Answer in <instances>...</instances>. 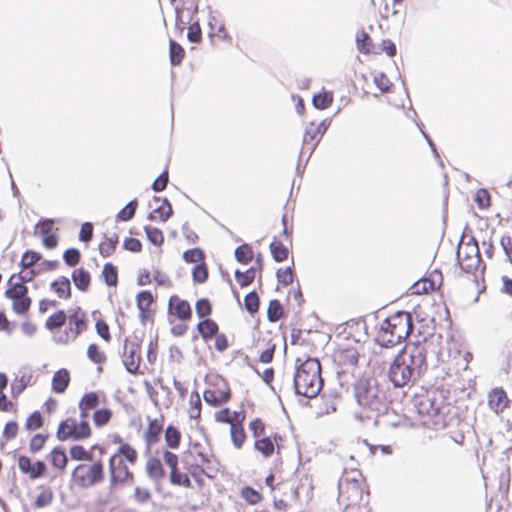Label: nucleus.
<instances>
[{"label":"nucleus","instance_id":"obj_25","mask_svg":"<svg viewBox=\"0 0 512 512\" xmlns=\"http://www.w3.org/2000/svg\"><path fill=\"white\" fill-rule=\"evenodd\" d=\"M488 407L497 415L510 406V399L503 388L492 389L487 396Z\"/></svg>","mask_w":512,"mask_h":512},{"label":"nucleus","instance_id":"obj_1","mask_svg":"<svg viewBox=\"0 0 512 512\" xmlns=\"http://www.w3.org/2000/svg\"><path fill=\"white\" fill-rule=\"evenodd\" d=\"M167 448L161 451L164 464L169 468V482L185 489L205 486V478H212L215 455L212 449L201 442H190L187 449L178 454L172 451L180 447L182 434L178 427L168 425L164 430Z\"/></svg>","mask_w":512,"mask_h":512},{"label":"nucleus","instance_id":"obj_17","mask_svg":"<svg viewBox=\"0 0 512 512\" xmlns=\"http://www.w3.org/2000/svg\"><path fill=\"white\" fill-rule=\"evenodd\" d=\"M283 237L284 241L280 238L274 237L273 241L270 244V252L273 259L276 262H283L288 259L290 254L289 246L291 245V231H288L287 228V216L283 215Z\"/></svg>","mask_w":512,"mask_h":512},{"label":"nucleus","instance_id":"obj_8","mask_svg":"<svg viewBox=\"0 0 512 512\" xmlns=\"http://www.w3.org/2000/svg\"><path fill=\"white\" fill-rule=\"evenodd\" d=\"M89 320L85 310L76 306L67 312L66 326L56 337L55 341L61 345L74 342L78 337L88 330Z\"/></svg>","mask_w":512,"mask_h":512},{"label":"nucleus","instance_id":"obj_58","mask_svg":"<svg viewBox=\"0 0 512 512\" xmlns=\"http://www.w3.org/2000/svg\"><path fill=\"white\" fill-rule=\"evenodd\" d=\"M196 314L200 319L210 318L212 314V304L207 298H202L195 303Z\"/></svg>","mask_w":512,"mask_h":512},{"label":"nucleus","instance_id":"obj_3","mask_svg":"<svg viewBox=\"0 0 512 512\" xmlns=\"http://www.w3.org/2000/svg\"><path fill=\"white\" fill-rule=\"evenodd\" d=\"M426 349L421 344H411L396 356L390 366L389 378L396 387L407 385L413 375L426 367Z\"/></svg>","mask_w":512,"mask_h":512},{"label":"nucleus","instance_id":"obj_4","mask_svg":"<svg viewBox=\"0 0 512 512\" xmlns=\"http://www.w3.org/2000/svg\"><path fill=\"white\" fill-rule=\"evenodd\" d=\"M412 329L411 314L406 311H398L381 322L375 340L382 347H393L406 340Z\"/></svg>","mask_w":512,"mask_h":512},{"label":"nucleus","instance_id":"obj_50","mask_svg":"<svg viewBox=\"0 0 512 512\" xmlns=\"http://www.w3.org/2000/svg\"><path fill=\"white\" fill-rule=\"evenodd\" d=\"M256 273L257 271L254 267H251L244 272L236 270L235 278L240 287L244 288L253 283L256 278Z\"/></svg>","mask_w":512,"mask_h":512},{"label":"nucleus","instance_id":"obj_13","mask_svg":"<svg viewBox=\"0 0 512 512\" xmlns=\"http://www.w3.org/2000/svg\"><path fill=\"white\" fill-rule=\"evenodd\" d=\"M276 346L271 332L258 330L253 335L249 351L256 358V362L269 364L273 361Z\"/></svg>","mask_w":512,"mask_h":512},{"label":"nucleus","instance_id":"obj_38","mask_svg":"<svg viewBox=\"0 0 512 512\" xmlns=\"http://www.w3.org/2000/svg\"><path fill=\"white\" fill-rule=\"evenodd\" d=\"M48 459L53 467H55L56 469H59L61 471L65 470L67 463H68V458L65 453V450L59 446L54 447L50 451V453L48 455Z\"/></svg>","mask_w":512,"mask_h":512},{"label":"nucleus","instance_id":"obj_63","mask_svg":"<svg viewBox=\"0 0 512 512\" xmlns=\"http://www.w3.org/2000/svg\"><path fill=\"white\" fill-rule=\"evenodd\" d=\"M70 456L77 461H91L92 454L81 445H73L70 448Z\"/></svg>","mask_w":512,"mask_h":512},{"label":"nucleus","instance_id":"obj_51","mask_svg":"<svg viewBox=\"0 0 512 512\" xmlns=\"http://www.w3.org/2000/svg\"><path fill=\"white\" fill-rule=\"evenodd\" d=\"M192 280L196 284H203L208 280L209 271L206 262L195 265L192 269Z\"/></svg>","mask_w":512,"mask_h":512},{"label":"nucleus","instance_id":"obj_33","mask_svg":"<svg viewBox=\"0 0 512 512\" xmlns=\"http://www.w3.org/2000/svg\"><path fill=\"white\" fill-rule=\"evenodd\" d=\"M145 470L147 475L154 480H161L166 475L161 460L156 456H151L147 459Z\"/></svg>","mask_w":512,"mask_h":512},{"label":"nucleus","instance_id":"obj_12","mask_svg":"<svg viewBox=\"0 0 512 512\" xmlns=\"http://www.w3.org/2000/svg\"><path fill=\"white\" fill-rule=\"evenodd\" d=\"M457 260L463 271L475 274L482 268V259L475 239L461 240L457 248Z\"/></svg>","mask_w":512,"mask_h":512},{"label":"nucleus","instance_id":"obj_31","mask_svg":"<svg viewBox=\"0 0 512 512\" xmlns=\"http://www.w3.org/2000/svg\"><path fill=\"white\" fill-rule=\"evenodd\" d=\"M71 278L78 290L82 292L88 291L92 279L88 270L83 267L76 268L72 271Z\"/></svg>","mask_w":512,"mask_h":512},{"label":"nucleus","instance_id":"obj_18","mask_svg":"<svg viewBox=\"0 0 512 512\" xmlns=\"http://www.w3.org/2000/svg\"><path fill=\"white\" fill-rule=\"evenodd\" d=\"M168 314L181 322H189L192 319V309L189 302L176 294L169 297Z\"/></svg>","mask_w":512,"mask_h":512},{"label":"nucleus","instance_id":"obj_62","mask_svg":"<svg viewBox=\"0 0 512 512\" xmlns=\"http://www.w3.org/2000/svg\"><path fill=\"white\" fill-rule=\"evenodd\" d=\"M63 260L69 267H76L81 261V253L76 248H69L63 253Z\"/></svg>","mask_w":512,"mask_h":512},{"label":"nucleus","instance_id":"obj_34","mask_svg":"<svg viewBox=\"0 0 512 512\" xmlns=\"http://www.w3.org/2000/svg\"><path fill=\"white\" fill-rule=\"evenodd\" d=\"M51 290L60 298V299H70L72 295L71 284L67 277L60 276L56 280H54L51 285Z\"/></svg>","mask_w":512,"mask_h":512},{"label":"nucleus","instance_id":"obj_55","mask_svg":"<svg viewBox=\"0 0 512 512\" xmlns=\"http://www.w3.org/2000/svg\"><path fill=\"white\" fill-rule=\"evenodd\" d=\"M95 330H96L97 335L104 342L110 343L112 341L110 327H109L108 323L102 317H99L96 319Z\"/></svg>","mask_w":512,"mask_h":512},{"label":"nucleus","instance_id":"obj_46","mask_svg":"<svg viewBox=\"0 0 512 512\" xmlns=\"http://www.w3.org/2000/svg\"><path fill=\"white\" fill-rule=\"evenodd\" d=\"M40 492L36 496L35 501L33 503L35 508H44L49 506L54 498L53 491L49 487H40Z\"/></svg>","mask_w":512,"mask_h":512},{"label":"nucleus","instance_id":"obj_61","mask_svg":"<svg viewBox=\"0 0 512 512\" xmlns=\"http://www.w3.org/2000/svg\"><path fill=\"white\" fill-rule=\"evenodd\" d=\"M44 424V418L39 411L30 414L25 421V429L28 431H35L40 429Z\"/></svg>","mask_w":512,"mask_h":512},{"label":"nucleus","instance_id":"obj_9","mask_svg":"<svg viewBox=\"0 0 512 512\" xmlns=\"http://www.w3.org/2000/svg\"><path fill=\"white\" fill-rule=\"evenodd\" d=\"M104 466L99 460L94 463H81L71 474L74 485L80 488H90L104 480Z\"/></svg>","mask_w":512,"mask_h":512},{"label":"nucleus","instance_id":"obj_32","mask_svg":"<svg viewBox=\"0 0 512 512\" xmlns=\"http://www.w3.org/2000/svg\"><path fill=\"white\" fill-rule=\"evenodd\" d=\"M210 26L209 37L214 45H220L222 43L228 45L232 44V37L229 35L224 24H211Z\"/></svg>","mask_w":512,"mask_h":512},{"label":"nucleus","instance_id":"obj_60","mask_svg":"<svg viewBox=\"0 0 512 512\" xmlns=\"http://www.w3.org/2000/svg\"><path fill=\"white\" fill-rule=\"evenodd\" d=\"M435 397L433 395H427L425 398L421 400L419 403L420 412L423 414H437L440 410L438 405L434 404Z\"/></svg>","mask_w":512,"mask_h":512},{"label":"nucleus","instance_id":"obj_24","mask_svg":"<svg viewBox=\"0 0 512 512\" xmlns=\"http://www.w3.org/2000/svg\"><path fill=\"white\" fill-rule=\"evenodd\" d=\"M17 464L20 472L30 479L42 477L47 469L43 461L32 462L31 458L26 455H20Z\"/></svg>","mask_w":512,"mask_h":512},{"label":"nucleus","instance_id":"obj_11","mask_svg":"<svg viewBox=\"0 0 512 512\" xmlns=\"http://www.w3.org/2000/svg\"><path fill=\"white\" fill-rule=\"evenodd\" d=\"M92 435V429L86 418H80V421L73 417H68L58 425L56 436L60 441H80L88 439Z\"/></svg>","mask_w":512,"mask_h":512},{"label":"nucleus","instance_id":"obj_26","mask_svg":"<svg viewBox=\"0 0 512 512\" xmlns=\"http://www.w3.org/2000/svg\"><path fill=\"white\" fill-rule=\"evenodd\" d=\"M326 130L327 125L325 121H321L319 123L311 122L305 129L303 144L309 148H314L325 134Z\"/></svg>","mask_w":512,"mask_h":512},{"label":"nucleus","instance_id":"obj_47","mask_svg":"<svg viewBox=\"0 0 512 512\" xmlns=\"http://www.w3.org/2000/svg\"><path fill=\"white\" fill-rule=\"evenodd\" d=\"M284 316V308L281 302L273 299L269 302L267 308V318L270 322H277Z\"/></svg>","mask_w":512,"mask_h":512},{"label":"nucleus","instance_id":"obj_56","mask_svg":"<svg viewBox=\"0 0 512 512\" xmlns=\"http://www.w3.org/2000/svg\"><path fill=\"white\" fill-rule=\"evenodd\" d=\"M138 207V201L136 199L131 200L124 208H122L116 215L117 221H129L131 220Z\"/></svg>","mask_w":512,"mask_h":512},{"label":"nucleus","instance_id":"obj_49","mask_svg":"<svg viewBox=\"0 0 512 512\" xmlns=\"http://www.w3.org/2000/svg\"><path fill=\"white\" fill-rule=\"evenodd\" d=\"M357 48L363 54L374 53L373 51V42L368 33L365 31H361L357 34L356 38Z\"/></svg>","mask_w":512,"mask_h":512},{"label":"nucleus","instance_id":"obj_7","mask_svg":"<svg viewBox=\"0 0 512 512\" xmlns=\"http://www.w3.org/2000/svg\"><path fill=\"white\" fill-rule=\"evenodd\" d=\"M354 394L363 409L361 418L371 419L379 415L384 403L375 384L367 379H359L355 385Z\"/></svg>","mask_w":512,"mask_h":512},{"label":"nucleus","instance_id":"obj_28","mask_svg":"<svg viewBox=\"0 0 512 512\" xmlns=\"http://www.w3.org/2000/svg\"><path fill=\"white\" fill-rule=\"evenodd\" d=\"M100 395L97 392H86L79 400L78 408L80 411V418L88 419L90 412L96 410L100 404Z\"/></svg>","mask_w":512,"mask_h":512},{"label":"nucleus","instance_id":"obj_16","mask_svg":"<svg viewBox=\"0 0 512 512\" xmlns=\"http://www.w3.org/2000/svg\"><path fill=\"white\" fill-rule=\"evenodd\" d=\"M359 352L356 346H339L333 352V361L342 373L354 369L358 364Z\"/></svg>","mask_w":512,"mask_h":512},{"label":"nucleus","instance_id":"obj_6","mask_svg":"<svg viewBox=\"0 0 512 512\" xmlns=\"http://www.w3.org/2000/svg\"><path fill=\"white\" fill-rule=\"evenodd\" d=\"M365 478L358 469H345L339 481L338 504L345 510L362 501Z\"/></svg>","mask_w":512,"mask_h":512},{"label":"nucleus","instance_id":"obj_52","mask_svg":"<svg viewBox=\"0 0 512 512\" xmlns=\"http://www.w3.org/2000/svg\"><path fill=\"white\" fill-rule=\"evenodd\" d=\"M312 103L317 109H327L333 103V93L328 91L321 92L313 97Z\"/></svg>","mask_w":512,"mask_h":512},{"label":"nucleus","instance_id":"obj_20","mask_svg":"<svg viewBox=\"0 0 512 512\" xmlns=\"http://www.w3.org/2000/svg\"><path fill=\"white\" fill-rule=\"evenodd\" d=\"M136 303L141 322L146 323L148 321H153L155 316V297L153 294L148 290L139 292L136 296Z\"/></svg>","mask_w":512,"mask_h":512},{"label":"nucleus","instance_id":"obj_41","mask_svg":"<svg viewBox=\"0 0 512 512\" xmlns=\"http://www.w3.org/2000/svg\"><path fill=\"white\" fill-rule=\"evenodd\" d=\"M67 321V313L64 310H57L51 314L45 321V328L54 331L63 327Z\"/></svg>","mask_w":512,"mask_h":512},{"label":"nucleus","instance_id":"obj_15","mask_svg":"<svg viewBox=\"0 0 512 512\" xmlns=\"http://www.w3.org/2000/svg\"><path fill=\"white\" fill-rule=\"evenodd\" d=\"M7 284L8 288L5 291V296L12 301V310L18 315L26 314L32 304V300L28 296L27 286L9 281Z\"/></svg>","mask_w":512,"mask_h":512},{"label":"nucleus","instance_id":"obj_42","mask_svg":"<svg viewBox=\"0 0 512 512\" xmlns=\"http://www.w3.org/2000/svg\"><path fill=\"white\" fill-rule=\"evenodd\" d=\"M172 206L167 199H164L161 204L155 208L149 215L151 220H159L165 222L172 215Z\"/></svg>","mask_w":512,"mask_h":512},{"label":"nucleus","instance_id":"obj_64","mask_svg":"<svg viewBox=\"0 0 512 512\" xmlns=\"http://www.w3.org/2000/svg\"><path fill=\"white\" fill-rule=\"evenodd\" d=\"M48 434L37 433L35 434L29 442V449L33 453H37L43 449L45 443L48 440Z\"/></svg>","mask_w":512,"mask_h":512},{"label":"nucleus","instance_id":"obj_45","mask_svg":"<svg viewBox=\"0 0 512 512\" xmlns=\"http://www.w3.org/2000/svg\"><path fill=\"white\" fill-rule=\"evenodd\" d=\"M170 62L173 66L180 65L185 58V50L174 40L169 42Z\"/></svg>","mask_w":512,"mask_h":512},{"label":"nucleus","instance_id":"obj_44","mask_svg":"<svg viewBox=\"0 0 512 512\" xmlns=\"http://www.w3.org/2000/svg\"><path fill=\"white\" fill-rule=\"evenodd\" d=\"M113 417V412L110 408H100L93 412L92 418L96 428H102L109 424Z\"/></svg>","mask_w":512,"mask_h":512},{"label":"nucleus","instance_id":"obj_59","mask_svg":"<svg viewBox=\"0 0 512 512\" xmlns=\"http://www.w3.org/2000/svg\"><path fill=\"white\" fill-rule=\"evenodd\" d=\"M144 231L146 233L147 239L155 246H162L164 243V234L163 232L153 226H145Z\"/></svg>","mask_w":512,"mask_h":512},{"label":"nucleus","instance_id":"obj_14","mask_svg":"<svg viewBox=\"0 0 512 512\" xmlns=\"http://www.w3.org/2000/svg\"><path fill=\"white\" fill-rule=\"evenodd\" d=\"M141 352V342L137 337L126 338L121 358L127 372L132 375L143 374L140 370Z\"/></svg>","mask_w":512,"mask_h":512},{"label":"nucleus","instance_id":"obj_19","mask_svg":"<svg viewBox=\"0 0 512 512\" xmlns=\"http://www.w3.org/2000/svg\"><path fill=\"white\" fill-rule=\"evenodd\" d=\"M442 285V274L439 271H433L428 276L415 282L410 290L411 294L423 295L436 291Z\"/></svg>","mask_w":512,"mask_h":512},{"label":"nucleus","instance_id":"obj_53","mask_svg":"<svg viewBox=\"0 0 512 512\" xmlns=\"http://www.w3.org/2000/svg\"><path fill=\"white\" fill-rule=\"evenodd\" d=\"M182 257L186 263L195 265L205 262V253L201 248L188 249L183 253Z\"/></svg>","mask_w":512,"mask_h":512},{"label":"nucleus","instance_id":"obj_48","mask_svg":"<svg viewBox=\"0 0 512 512\" xmlns=\"http://www.w3.org/2000/svg\"><path fill=\"white\" fill-rule=\"evenodd\" d=\"M236 260L241 264H248L254 257V251L249 244H242L235 249Z\"/></svg>","mask_w":512,"mask_h":512},{"label":"nucleus","instance_id":"obj_2","mask_svg":"<svg viewBox=\"0 0 512 512\" xmlns=\"http://www.w3.org/2000/svg\"><path fill=\"white\" fill-rule=\"evenodd\" d=\"M292 345L296 353L294 387L297 394L307 398L316 397L322 389L321 364L312 356L316 347L309 337H293Z\"/></svg>","mask_w":512,"mask_h":512},{"label":"nucleus","instance_id":"obj_22","mask_svg":"<svg viewBox=\"0 0 512 512\" xmlns=\"http://www.w3.org/2000/svg\"><path fill=\"white\" fill-rule=\"evenodd\" d=\"M147 426L143 432V439L147 447L157 444L163 432L165 417L159 415L158 417L151 418L147 416Z\"/></svg>","mask_w":512,"mask_h":512},{"label":"nucleus","instance_id":"obj_40","mask_svg":"<svg viewBox=\"0 0 512 512\" xmlns=\"http://www.w3.org/2000/svg\"><path fill=\"white\" fill-rule=\"evenodd\" d=\"M240 497L249 505L255 506L263 501V495L259 490L251 486H243L240 490Z\"/></svg>","mask_w":512,"mask_h":512},{"label":"nucleus","instance_id":"obj_29","mask_svg":"<svg viewBox=\"0 0 512 512\" xmlns=\"http://www.w3.org/2000/svg\"><path fill=\"white\" fill-rule=\"evenodd\" d=\"M119 244V235L112 233L110 235L104 234L98 244V251L100 256L108 258L114 255Z\"/></svg>","mask_w":512,"mask_h":512},{"label":"nucleus","instance_id":"obj_21","mask_svg":"<svg viewBox=\"0 0 512 512\" xmlns=\"http://www.w3.org/2000/svg\"><path fill=\"white\" fill-rule=\"evenodd\" d=\"M282 441L283 438L279 433H273L254 441L253 447L264 458H270L276 451L279 453Z\"/></svg>","mask_w":512,"mask_h":512},{"label":"nucleus","instance_id":"obj_5","mask_svg":"<svg viewBox=\"0 0 512 512\" xmlns=\"http://www.w3.org/2000/svg\"><path fill=\"white\" fill-rule=\"evenodd\" d=\"M138 460V452L132 445H124L110 456L108 462L110 486L116 487L134 479L130 470Z\"/></svg>","mask_w":512,"mask_h":512},{"label":"nucleus","instance_id":"obj_30","mask_svg":"<svg viewBox=\"0 0 512 512\" xmlns=\"http://www.w3.org/2000/svg\"><path fill=\"white\" fill-rule=\"evenodd\" d=\"M70 381V372L65 368H61L53 374L51 382L52 390L58 394L64 393L68 388Z\"/></svg>","mask_w":512,"mask_h":512},{"label":"nucleus","instance_id":"obj_54","mask_svg":"<svg viewBox=\"0 0 512 512\" xmlns=\"http://www.w3.org/2000/svg\"><path fill=\"white\" fill-rule=\"evenodd\" d=\"M35 276L36 272L34 270L22 268L20 272L13 274L8 281L25 285L27 282H31Z\"/></svg>","mask_w":512,"mask_h":512},{"label":"nucleus","instance_id":"obj_57","mask_svg":"<svg viewBox=\"0 0 512 512\" xmlns=\"http://www.w3.org/2000/svg\"><path fill=\"white\" fill-rule=\"evenodd\" d=\"M248 429L251 432L252 437L255 439V441L266 436V425L261 418H254L253 420H251L248 424Z\"/></svg>","mask_w":512,"mask_h":512},{"label":"nucleus","instance_id":"obj_35","mask_svg":"<svg viewBox=\"0 0 512 512\" xmlns=\"http://www.w3.org/2000/svg\"><path fill=\"white\" fill-rule=\"evenodd\" d=\"M197 331L204 341H208L219 332V326L215 320L206 318L197 324Z\"/></svg>","mask_w":512,"mask_h":512},{"label":"nucleus","instance_id":"obj_23","mask_svg":"<svg viewBox=\"0 0 512 512\" xmlns=\"http://www.w3.org/2000/svg\"><path fill=\"white\" fill-rule=\"evenodd\" d=\"M35 235L42 238V243L47 249H54L58 245V236L54 232V220L44 219L35 226Z\"/></svg>","mask_w":512,"mask_h":512},{"label":"nucleus","instance_id":"obj_39","mask_svg":"<svg viewBox=\"0 0 512 512\" xmlns=\"http://www.w3.org/2000/svg\"><path fill=\"white\" fill-rule=\"evenodd\" d=\"M202 402L200 394L197 391L190 393L187 413L191 419L198 420L201 417Z\"/></svg>","mask_w":512,"mask_h":512},{"label":"nucleus","instance_id":"obj_37","mask_svg":"<svg viewBox=\"0 0 512 512\" xmlns=\"http://www.w3.org/2000/svg\"><path fill=\"white\" fill-rule=\"evenodd\" d=\"M243 423L244 422H239L236 425L230 427L229 430L232 445L237 450L242 449L247 441V434L245 432Z\"/></svg>","mask_w":512,"mask_h":512},{"label":"nucleus","instance_id":"obj_27","mask_svg":"<svg viewBox=\"0 0 512 512\" xmlns=\"http://www.w3.org/2000/svg\"><path fill=\"white\" fill-rule=\"evenodd\" d=\"M245 418L246 414L243 410L232 411L227 407L219 409L214 413V420L217 423L227 424L230 427L236 425L239 422H244Z\"/></svg>","mask_w":512,"mask_h":512},{"label":"nucleus","instance_id":"obj_10","mask_svg":"<svg viewBox=\"0 0 512 512\" xmlns=\"http://www.w3.org/2000/svg\"><path fill=\"white\" fill-rule=\"evenodd\" d=\"M232 396L229 383L220 375H212L208 378L207 387L203 392L205 402L212 407H220L227 404Z\"/></svg>","mask_w":512,"mask_h":512},{"label":"nucleus","instance_id":"obj_43","mask_svg":"<svg viewBox=\"0 0 512 512\" xmlns=\"http://www.w3.org/2000/svg\"><path fill=\"white\" fill-rule=\"evenodd\" d=\"M101 277L105 284L109 287H116L118 284V269L117 267L108 262L105 263L101 271Z\"/></svg>","mask_w":512,"mask_h":512},{"label":"nucleus","instance_id":"obj_36","mask_svg":"<svg viewBox=\"0 0 512 512\" xmlns=\"http://www.w3.org/2000/svg\"><path fill=\"white\" fill-rule=\"evenodd\" d=\"M87 358L98 366V370L102 371L101 366L107 362L105 351L96 343H91L87 347Z\"/></svg>","mask_w":512,"mask_h":512}]
</instances>
